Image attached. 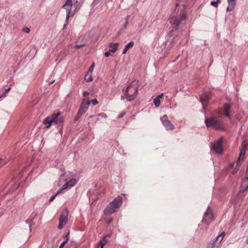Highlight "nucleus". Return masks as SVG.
<instances>
[{"label":"nucleus","mask_w":248,"mask_h":248,"mask_svg":"<svg viewBox=\"0 0 248 248\" xmlns=\"http://www.w3.org/2000/svg\"><path fill=\"white\" fill-rule=\"evenodd\" d=\"M169 19L172 28L175 30L178 29L179 27L185 25L187 19L186 7L184 4L176 3Z\"/></svg>","instance_id":"1"},{"label":"nucleus","mask_w":248,"mask_h":248,"mask_svg":"<svg viewBox=\"0 0 248 248\" xmlns=\"http://www.w3.org/2000/svg\"><path fill=\"white\" fill-rule=\"evenodd\" d=\"M62 113L60 112L57 113H53L51 116L46 117L43 121V124L46 128H49L52 124H62L64 122V118L61 116Z\"/></svg>","instance_id":"2"},{"label":"nucleus","mask_w":248,"mask_h":248,"mask_svg":"<svg viewBox=\"0 0 248 248\" xmlns=\"http://www.w3.org/2000/svg\"><path fill=\"white\" fill-rule=\"evenodd\" d=\"M123 202V198L119 196L115 198L106 207L104 210V214L108 216L114 213L121 206Z\"/></svg>","instance_id":"3"},{"label":"nucleus","mask_w":248,"mask_h":248,"mask_svg":"<svg viewBox=\"0 0 248 248\" xmlns=\"http://www.w3.org/2000/svg\"><path fill=\"white\" fill-rule=\"evenodd\" d=\"M140 83L138 80L133 81L125 90V95L127 100H133L138 94Z\"/></svg>","instance_id":"4"},{"label":"nucleus","mask_w":248,"mask_h":248,"mask_svg":"<svg viewBox=\"0 0 248 248\" xmlns=\"http://www.w3.org/2000/svg\"><path fill=\"white\" fill-rule=\"evenodd\" d=\"M205 124L207 127H213L215 130L224 129V123L216 117H211L205 120Z\"/></svg>","instance_id":"5"},{"label":"nucleus","mask_w":248,"mask_h":248,"mask_svg":"<svg viewBox=\"0 0 248 248\" xmlns=\"http://www.w3.org/2000/svg\"><path fill=\"white\" fill-rule=\"evenodd\" d=\"M247 143L245 141H243L241 145V151L239 157L236 162V167L232 171V174H235L238 170L239 167L241 165V160H243L247 150Z\"/></svg>","instance_id":"6"},{"label":"nucleus","mask_w":248,"mask_h":248,"mask_svg":"<svg viewBox=\"0 0 248 248\" xmlns=\"http://www.w3.org/2000/svg\"><path fill=\"white\" fill-rule=\"evenodd\" d=\"M89 106V102H87L86 98H84L81 103L80 107L78 109L77 116L78 118H76V120H78V118H79L83 114L86 112L88 109Z\"/></svg>","instance_id":"7"},{"label":"nucleus","mask_w":248,"mask_h":248,"mask_svg":"<svg viewBox=\"0 0 248 248\" xmlns=\"http://www.w3.org/2000/svg\"><path fill=\"white\" fill-rule=\"evenodd\" d=\"M160 120L162 124L165 127L166 130H173L175 129V127L174 125L168 119V117L167 115H164L160 118Z\"/></svg>","instance_id":"8"},{"label":"nucleus","mask_w":248,"mask_h":248,"mask_svg":"<svg viewBox=\"0 0 248 248\" xmlns=\"http://www.w3.org/2000/svg\"><path fill=\"white\" fill-rule=\"evenodd\" d=\"M213 219L214 216L213 215L212 210L208 207L204 214V216L202 221L207 225H209Z\"/></svg>","instance_id":"9"},{"label":"nucleus","mask_w":248,"mask_h":248,"mask_svg":"<svg viewBox=\"0 0 248 248\" xmlns=\"http://www.w3.org/2000/svg\"><path fill=\"white\" fill-rule=\"evenodd\" d=\"M222 142L223 139L222 138L214 142L213 150L216 153L219 154L223 152Z\"/></svg>","instance_id":"10"},{"label":"nucleus","mask_w":248,"mask_h":248,"mask_svg":"<svg viewBox=\"0 0 248 248\" xmlns=\"http://www.w3.org/2000/svg\"><path fill=\"white\" fill-rule=\"evenodd\" d=\"M72 0H66L65 4L63 5L62 7L66 11V19L68 20L71 14L72 7Z\"/></svg>","instance_id":"11"},{"label":"nucleus","mask_w":248,"mask_h":248,"mask_svg":"<svg viewBox=\"0 0 248 248\" xmlns=\"http://www.w3.org/2000/svg\"><path fill=\"white\" fill-rule=\"evenodd\" d=\"M68 221V215L67 213L62 214L60 218L59 228L62 229L66 224Z\"/></svg>","instance_id":"12"},{"label":"nucleus","mask_w":248,"mask_h":248,"mask_svg":"<svg viewBox=\"0 0 248 248\" xmlns=\"http://www.w3.org/2000/svg\"><path fill=\"white\" fill-rule=\"evenodd\" d=\"M232 108V105L229 103H225L223 105V111L225 117L231 120V117L230 115V109Z\"/></svg>","instance_id":"13"},{"label":"nucleus","mask_w":248,"mask_h":248,"mask_svg":"<svg viewBox=\"0 0 248 248\" xmlns=\"http://www.w3.org/2000/svg\"><path fill=\"white\" fill-rule=\"evenodd\" d=\"M200 100L202 103L203 108L205 109L206 107L208 105L209 98L208 96L206 93H202L200 95Z\"/></svg>","instance_id":"14"},{"label":"nucleus","mask_w":248,"mask_h":248,"mask_svg":"<svg viewBox=\"0 0 248 248\" xmlns=\"http://www.w3.org/2000/svg\"><path fill=\"white\" fill-rule=\"evenodd\" d=\"M77 183V181L75 179H72L70 181L67 182L65 183L64 185H63L62 187V188L61 190L62 191L63 189H65L68 187H71L73 186H74L76 183Z\"/></svg>","instance_id":"15"},{"label":"nucleus","mask_w":248,"mask_h":248,"mask_svg":"<svg viewBox=\"0 0 248 248\" xmlns=\"http://www.w3.org/2000/svg\"><path fill=\"white\" fill-rule=\"evenodd\" d=\"M119 46V43H110L108 45V46L110 48V51H111V53H115L117 50Z\"/></svg>","instance_id":"16"},{"label":"nucleus","mask_w":248,"mask_h":248,"mask_svg":"<svg viewBox=\"0 0 248 248\" xmlns=\"http://www.w3.org/2000/svg\"><path fill=\"white\" fill-rule=\"evenodd\" d=\"M163 96V93H162L161 94L157 95L154 99V103L155 104V107L158 108L159 107L160 105V99L162 98V96Z\"/></svg>","instance_id":"17"},{"label":"nucleus","mask_w":248,"mask_h":248,"mask_svg":"<svg viewBox=\"0 0 248 248\" xmlns=\"http://www.w3.org/2000/svg\"><path fill=\"white\" fill-rule=\"evenodd\" d=\"M229 5L227 8V11L228 12L232 11L234 8L235 5V0H228Z\"/></svg>","instance_id":"18"},{"label":"nucleus","mask_w":248,"mask_h":248,"mask_svg":"<svg viewBox=\"0 0 248 248\" xmlns=\"http://www.w3.org/2000/svg\"><path fill=\"white\" fill-rule=\"evenodd\" d=\"M219 247V244L215 240L210 241L207 246V248H218Z\"/></svg>","instance_id":"19"},{"label":"nucleus","mask_w":248,"mask_h":248,"mask_svg":"<svg viewBox=\"0 0 248 248\" xmlns=\"http://www.w3.org/2000/svg\"><path fill=\"white\" fill-rule=\"evenodd\" d=\"M225 235V232H221V233L218 235L216 238V240H215L217 243L219 244V246H220V243L222 242V240L223 239V238L224 237Z\"/></svg>","instance_id":"20"},{"label":"nucleus","mask_w":248,"mask_h":248,"mask_svg":"<svg viewBox=\"0 0 248 248\" xmlns=\"http://www.w3.org/2000/svg\"><path fill=\"white\" fill-rule=\"evenodd\" d=\"M134 45V42L133 41H131L129 43H128L124 47V48L123 50V54H125L127 50L130 49V48H132Z\"/></svg>","instance_id":"21"},{"label":"nucleus","mask_w":248,"mask_h":248,"mask_svg":"<svg viewBox=\"0 0 248 248\" xmlns=\"http://www.w3.org/2000/svg\"><path fill=\"white\" fill-rule=\"evenodd\" d=\"M84 80L88 82L92 81L93 80L92 74L87 72L84 77Z\"/></svg>","instance_id":"22"},{"label":"nucleus","mask_w":248,"mask_h":248,"mask_svg":"<svg viewBox=\"0 0 248 248\" xmlns=\"http://www.w3.org/2000/svg\"><path fill=\"white\" fill-rule=\"evenodd\" d=\"M107 243V240L106 239H103L101 240L97 244V248H103Z\"/></svg>","instance_id":"23"},{"label":"nucleus","mask_w":248,"mask_h":248,"mask_svg":"<svg viewBox=\"0 0 248 248\" xmlns=\"http://www.w3.org/2000/svg\"><path fill=\"white\" fill-rule=\"evenodd\" d=\"M87 102H89V105L92 103L93 106L97 105L98 103L96 99H94L91 100H88V98L86 99Z\"/></svg>","instance_id":"24"},{"label":"nucleus","mask_w":248,"mask_h":248,"mask_svg":"<svg viewBox=\"0 0 248 248\" xmlns=\"http://www.w3.org/2000/svg\"><path fill=\"white\" fill-rule=\"evenodd\" d=\"M94 66H95V63H93L92 64V65L90 67L87 72L93 74Z\"/></svg>","instance_id":"25"},{"label":"nucleus","mask_w":248,"mask_h":248,"mask_svg":"<svg viewBox=\"0 0 248 248\" xmlns=\"http://www.w3.org/2000/svg\"><path fill=\"white\" fill-rule=\"evenodd\" d=\"M62 192V190H59L56 193V194L52 196L50 199H49V201H52L54 200V199L55 198V197L57 195H58V194L60 193L61 192Z\"/></svg>","instance_id":"26"},{"label":"nucleus","mask_w":248,"mask_h":248,"mask_svg":"<svg viewBox=\"0 0 248 248\" xmlns=\"http://www.w3.org/2000/svg\"><path fill=\"white\" fill-rule=\"evenodd\" d=\"M219 3V2L217 0V1H211V4L215 7H217L218 6V3Z\"/></svg>","instance_id":"27"},{"label":"nucleus","mask_w":248,"mask_h":248,"mask_svg":"<svg viewBox=\"0 0 248 248\" xmlns=\"http://www.w3.org/2000/svg\"><path fill=\"white\" fill-rule=\"evenodd\" d=\"M98 116H100L103 118H107V115L104 113H101L98 115Z\"/></svg>","instance_id":"28"},{"label":"nucleus","mask_w":248,"mask_h":248,"mask_svg":"<svg viewBox=\"0 0 248 248\" xmlns=\"http://www.w3.org/2000/svg\"><path fill=\"white\" fill-rule=\"evenodd\" d=\"M23 31L26 33H29L30 32V30L29 28H24L23 29Z\"/></svg>","instance_id":"29"},{"label":"nucleus","mask_w":248,"mask_h":248,"mask_svg":"<svg viewBox=\"0 0 248 248\" xmlns=\"http://www.w3.org/2000/svg\"><path fill=\"white\" fill-rule=\"evenodd\" d=\"M110 52H111L110 51V50H109L108 51L106 52L104 54L105 57H108L110 55Z\"/></svg>","instance_id":"30"},{"label":"nucleus","mask_w":248,"mask_h":248,"mask_svg":"<svg viewBox=\"0 0 248 248\" xmlns=\"http://www.w3.org/2000/svg\"><path fill=\"white\" fill-rule=\"evenodd\" d=\"M10 89H11V88H8V89H7L5 90V92L4 94L3 95H0V97H2V96H5V94L7 93H8V92L10 91Z\"/></svg>","instance_id":"31"},{"label":"nucleus","mask_w":248,"mask_h":248,"mask_svg":"<svg viewBox=\"0 0 248 248\" xmlns=\"http://www.w3.org/2000/svg\"><path fill=\"white\" fill-rule=\"evenodd\" d=\"M125 114V112H124L122 113H121V114L119 116L118 118H121L123 117L124 116Z\"/></svg>","instance_id":"32"},{"label":"nucleus","mask_w":248,"mask_h":248,"mask_svg":"<svg viewBox=\"0 0 248 248\" xmlns=\"http://www.w3.org/2000/svg\"><path fill=\"white\" fill-rule=\"evenodd\" d=\"M67 239H66L65 241H63L61 245L60 248H61L62 247L64 246V245L67 242Z\"/></svg>","instance_id":"33"},{"label":"nucleus","mask_w":248,"mask_h":248,"mask_svg":"<svg viewBox=\"0 0 248 248\" xmlns=\"http://www.w3.org/2000/svg\"><path fill=\"white\" fill-rule=\"evenodd\" d=\"M83 95L85 96H88L89 95V93L87 91H84L83 92Z\"/></svg>","instance_id":"34"},{"label":"nucleus","mask_w":248,"mask_h":248,"mask_svg":"<svg viewBox=\"0 0 248 248\" xmlns=\"http://www.w3.org/2000/svg\"><path fill=\"white\" fill-rule=\"evenodd\" d=\"M84 45H77V46H75V47L77 48H79L82 47Z\"/></svg>","instance_id":"35"},{"label":"nucleus","mask_w":248,"mask_h":248,"mask_svg":"<svg viewBox=\"0 0 248 248\" xmlns=\"http://www.w3.org/2000/svg\"><path fill=\"white\" fill-rule=\"evenodd\" d=\"M61 182H62V180H61L60 182H59V186H61L62 184H61Z\"/></svg>","instance_id":"36"},{"label":"nucleus","mask_w":248,"mask_h":248,"mask_svg":"<svg viewBox=\"0 0 248 248\" xmlns=\"http://www.w3.org/2000/svg\"><path fill=\"white\" fill-rule=\"evenodd\" d=\"M221 110H220V111H218V113L219 114H221Z\"/></svg>","instance_id":"37"},{"label":"nucleus","mask_w":248,"mask_h":248,"mask_svg":"<svg viewBox=\"0 0 248 248\" xmlns=\"http://www.w3.org/2000/svg\"><path fill=\"white\" fill-rule=\"evenodd\" d=\"M247 242L248 243V240H247Z\"/></svg>","instance_id":"38"}]
</instances>
